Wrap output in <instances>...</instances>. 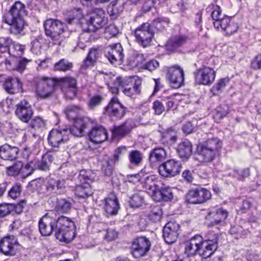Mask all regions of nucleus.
<instances>
[{
  "instance_id": "f257e3e1",
  "label": "nucleus",
  "mask_w": 261,
  "mask_h": 261,
  "mask_svg": "<svg viewBox=\"0 0 261 261\" xmlns=\"http://www.w3.org/2000/svg\"><path fill=\"white\" fill-rule=\"evenodd\" d=\"M28 12L25 6L20 1H16L11 6L6 19L7 23L10 25V31L15 35L23 34L27 23L24 17Z\"/></svg>"
},
{
  "instance_id": "f03ea898",
  "label": "nucleus",
  "mask_w": 261,
  "mask_h": 261,
  "mask_svg": "<svg viewBox=\"0 0 261 261\" xmlns=\"http://www.w3.org/2000/svg\"><path fill=\"white\" fill-rule=\"evenodd\" d=\"M45 35L49 37L55 44H61L70 34L66 24L58 19H48L44 23Z\"/></svg>"
},
{
  "instance_id": "7ed1b4c3",
  "label": "nucleus",
  "mask_w": 261,
  "mask_h": 261,
  "mask_svg": "<svg viewBox=\"0 0 261 261\" xmlns=\"http://www.w3.org/2000/svg\"><path fill=\"white\" fill-rule=\"evenodd\" d=\"M56 237L61 242L70 243L75 237V226L69 218L64 216L56 217Z\"/></svg>"
},
{
  "instance_id": "20e7f679",
  "label": "nucleus",
  "mask_w": 261,
  "mask_h": 261,
  "mask_svg": "<svg viewBox=\"0 0 261 261\" xmlns=\"http://www.w3.org/2000/svg\"><path fill=\"white\" fill-rule=\"evenodd\" d=\"M222 146L221 141L217 138H213L199 144L197 147V152L201 162H211L219 155Z\"/></svg>"
},
{
  "instance_id": "39448f33",
  "label": "nucleus",
  "mask_w": 261,
  "mask_h": 261,
  "mask_svg": "<svg viewBox=\"0 0 261 261\" xmlns=\"http://www.w3.org/2000/svg\"><path fill=\"white\" fill-rule=\"evenodd\" d=\"M222 11L220 7L217 5L212 13L211 16L214 20L215 29H221L225 33V36H230L237 32L239 26L231 17L225 16L221 18Z\"/></svg>"
},
{
  "instance_id": "423d86ee",
  "label": "nucleus",
  "mask_w": 261,
  "mask_h": 261,
  "mask_svg": "<svg viewBox=\"0 0 261 261\" xmlns=\"http://www.w3.org/2000/svg\"><path fill=\"white\" fill-rule=\"evenodd\" d=\"M37 96L41 99H48L54 96L57 81L52 78L41 76L35 79Z\"/></svg>"
},
{
  "instance_id": "0eeeda50",
  "label": "nucleus",
  "mask_w": 261,
  "mask_h": 261,
  "mask_svg": "<svg viewBox=\"0 0 261 261\" xmlns=\"http://www.w3.org/2000/svg\"><path fill=\"white\" fill-rule=\"evenodd\" d=\"M154 33L150 23H143L135 30L134 33L135 40L140 46L146 48L151 45Z\"/></svg>"
},
{
  "instance_id": "6e6552de",
  "label": "nucleus",
  "mask_w": 261,
  "mask_h": 261,
  "mask_svg": "<svg viewBox=\"0 0 261 261\" xmlns=\"http://www.w3.org/2000/svg\"><path fill=\"white\" fill-rule=\"evenodd\" d=\"M87 31L95 32L102 28L108 22L105 11L101 9L92 10L86 17Z\"/></svg>"
},
{
  "instance_id": "1a4fd4ad",
  "label": "nucleus",
  "mask_w": 261,
  "mask_h": 261,
  "mask_svg": "<svg viewBox=\"0 0 261 261\" xmlns=\"http://www.w3.org/2000/svg\"><path fill=\"white\" fill-rule=\"evenodd\" d=\"M151 243L146 237L141 236L134 239L132 242L130 253L135 258H140L148 254L150 250Z\"/></svg>"
},
{
  "instance_id": "9d476101",
  "label": "nucleus",
  "mask_w": 261,
  "mask_h": 261,
  "mask_svg": "<svg viewBox=\"0 0 261 261\" xmlns=\"http://www.w3.org/2000/svg\"><path fill=\"white\" fill-rule=\"evenodd\" d=\"M65 181L63 179H61L58 177L50 176L46 185H44V183L40 180L32 181L31 185H35L38 190H41V186L43 185L46 187L48 192L57 194H62L65 191Z\"/></svg>"
},
{
  "instance_id": "9b49d317",
  "label": "nucleus",
  "mask_w": 261,
  "mask_h": 261,
  "mask_svg": "<svg viewBox=\"0 0 261 261\" xmlns=\"http://www.w3.org/2000/svg\"><path fill=\"white\" fill-rule=\"evenodd\" d=\"M182 168V164L179 161L170 159L159 165V173L165 178H172L178 175Z\"/></svg>"
},
{
  "instance_id": "f8f14e48",
  "label": "nucleus",
  "mask_w": 261,
  "mask_h": 261,
  "mask_svg": "<svg viewBox=\"0 0 261 261\" xmlns=\"http://www.w3.org/2000/svg\"><path fill=\"white\" fill-rule=\"evenodd\" d=\"M166 76L170 86L173 88L177 89L184 85V71L179 65H175L169 68Z\"/></svg>"
},
{
  "instance_id": "ddd939ff",
  "label": "nucleus",
  "mask_w": 261,
  "mask_h": 261,
  "mask_svg": "<svg viewBox=\"0 0 261 261\" xmlns=\"http://www.w3.org/2000/svg\"><path fill=\"white\" fill-rule=\"evenodd\" d=\"M17 238L13 236H7L0 241V252L6 256H15L19 246Z\"/></svg>"
},
{
  "instance_id": "4468645a",
  "label": "nucleus",
  "mask_w": 261,
  "mask_h": 261,
  "mask_svg": "<svg viewBox=\"0 0 261 261\" xmlns=\"http://www.w3.org/2000/svg\"><path fill=\"white\" fill-rule=\"evenodd\" d=\"M211 192L205 188H195L189 191L187 195V201L192 204H201L210 199Z\"/></svg>"
},
{
  "instance_id": "2eb2a0df",
  "label": "nucleus",
  "mask_w": 261,
  "mask_h": 261,
  "mask_svg": "<svg viewBox=\"0 0 261 261\" xmlns=\"http://www.w3.org/2000/svg\"><path fill=\"white\" fill-rule=\"evenodd\" d=\"M92 122V120L89 117L77 118L75 121H73V125L71 127L64 128L67 133L68 139H69L71 135L75 137H82L84 136L85 129Z\"/></svg>"
},
{
  "instance_id": "dca6fc26",
  "label": "nucleus",
  "mask_w": 261,
  "mask_h": 261,
  "mask_svg": "<svg viewBox=\"0 0 261 261\" xmlns=\"http://www.w3.org/2000/svg\"><path fill=\"white\" fill-rule=\"evenodd\" d=\"M195 82L198 85L210 86L216 77V71L210 67L198 69L194 72Z\"/></svg>"
},
{
  "instance_id": "f3484780",
  "label": "nucleus",
  "mask_w": 261,
  "mask_h": 261,
  "mask_svg": "<svg viewBox=\"0 0 261 261\" xmlns=\"http://www.w3.org/2000/svg\"><path fill=\"white\" fill-rule=\"evenodd\" d=\"M126 110V108L119 102V99L114 97L105 108L104 113L112 119H121L125 115Z\"/></svg>"
},
{
  "instance_id": "a211bd4d",
  "label": "nucleus",
  "mask_w": 261,
  "mask_h": 261,
  "mask_svg": "<svg viewBox=\"0 0 261 261\" xmlns=\"http://www.w3.org/2000/svg\"><path fill=\"white\" fill-rule=\"evenodd\" d=\"M39 230L42 236H50L53 232L56 235V217L46 214L39 221Z\"/></svg>"
},
{
  "instance_id": "6ab92c4d",
  "label": "nucleus",
  "mask_w": 261,
  "mask_h": 261,
  "mask_svg": "<svg viewBox=\"0 0 261 261\" xmlns=\"http://www.w3.org/2000/svg\"><path fill=\"white\" fill-rule=\"evenodd\" d=\"M15 110L16 116L22 122L28 123L32 119L34 112L32 106L24 99L18 103Z\"/></svg>"
},
{
  "instance_id": "aec40b11",
  "label": "nucleus",
  "mask_w": 261,
  "mask_h": 261,
  "mask_svg": "<svg viewBox=\"0 0 261 261\" xmlns=\"http://www.w3.org/2000/svg\"><path fill=\"white\" fill-rule=\"evenodd\" d=\"M227 216V212L222 208L212 209L205 217L208 227H213L221 224Z\"/></svg>"
},
{
  "instance_id": "412c9836",
  "label": "nucleus",
  "mask_w": 261,
  "mask_h": 261,
  "mask_svg": "<svg viewBox=\"0 0 261 261\" xmlns=\"http://www.w3.org/2000/svg\"><path fill=\"white\" fill-rule=\"evenodd\" d=\"M179 225L175 222H169L164 227L163 237L167 244L174 243L179 234Z\"/></svg>"
},
{
  "instance_id": "4be33fe9",
  "label": "nucleus",
  "mask_w": 261,
  "mask_h": 261,
  "mask_svg": "<svg viewBox=\"0 0 261 261\" xmlns=\"http://www.w3.org/2000/svg\"><path fill=\"white\" fill-rule=\"evenodd\" d=\"M48 142L53 147H59L60 145L64 144L68 140L67 133L64 128L60 129H53L48 136Z\"/></svg>"
},
{
  "instance_id": "5701e85b",
  "label": "nucleus",
  "mask_w": 261,
  "mask_h": 261,
  "mask_svg": "<svg viewBox=\"0 0 261 261\" xmlns=\"http://www.w3.org/2000/svg\"><path fill=\"white\" fill-rule=\"evenodd\" d=\"M153 187H152V195L156 201H170L173 199V195L172 189L169 186L163 185L161 188L158 186L153 184Z\"/></svg>"
},
{
  "instance_id": "b1692460",
  "label": "nucleus",
  "mask_w": 261,
  "mask_h": 261,
  "mask_svg": "<svg viewBox=\"0 0 261 261\" xmlns=\"http://www.w3.org/2000/svg\"><path fill=\"white\" fill-rule=\"evenodd\" d=\"M110 50L106 54V57L112 64H121L123 62L124 54L123 48L120 43L112 44Z\"/></svg>"
},
{
  "instance_id": "393cba45",
  "label": "nucleus",
  "mask_w": 261,
  "mask_h": 261,
  "mask_svg": "<svg viewBox=\"0 0 261 261\" xmlns=\"http://www.w3.org/2000/svg\"><path fill=\"white\" fill-rule=\"evenodd\" d=\"M202 237L199 234H196L192 237L186 243L185 253L188 256H194L197 254L200 255Z\"/></svg>"
},
{
  "instance_id": "a878e982",
  "label": "nucleus",
  "mask_w": 261,
  "mask_h": 261,
  "mask_svg": "<svg viewBox=\"0 0 261 261\" xmlns=\"http://www.w3.org/2000/svg\"><path fill=\"white\" fill-rule=\"evenodd\" d=\"M22 83L17 77L9 76L3 83V88L10 94H14L23 92Z\"/></svg>"
},
{
  "instance_id": "bb28decb",
  "label": "nucleus",
  "mask_w": 261,
  "mask_h": 261,
  "mask_svg": "<svg viewBox=\"0 0 261 261\" xmlns=\"http://www.w3.org/2000/svg\"><path fill=\"white\" fill-rule=\"evenodd\" d=\"M25 204V200H22L16 205L9 203L1 204L0 219L9 215L14 211L18 214H20L22 212Z\"/></svg>"
},
{
  "instance_id": "cd10ccee",
  "label": "nucleus",
  "mask_w": 261,
  "mask_h": 261,
  "mask_svg": "<svg viewBox=\"0 0 261 261\" xmlns=\"http://www.w3.org/2000/svg\"><path fill=\"white\" fill-rule=\"evenodd\" d=\"M90 141L96 144H99L107 139V132L101 125L93 127L88 134Z\"/></svg>"
},
{
  "instance_id": "c85d7f7f",
  "label": "nucleus",
  "mask_w": 261,
  "mask_h": 261,
  "mask_svg": "<svg viewBox=\"0 0 261 261\" xmlns=\"http://www.w3.org/2000/svg\"><path fill=\"white\" fill-rule=\"evenodd\" d=\"M19 152V148L16 146H12L5 144L0 146V158L6 161H14L18 157Z\"/></svg>"
},
{
  "instance_id": "c756f323",
  "label": "nucleus",
  "mask_w": 261,
  "mask_h": 261,
  "mask_svg": "<svg viewBox=\"0 0 261 261\" xmlns=\"http://www.w3.org/2000/svg\"><path fill=\"white\" fill-rule=\"evenodd\" d=\"M103 208L108 215H116L118 214L120 206L118 199L114 194H110L105 199Z\"/></svg>"
},
{
  "instance_id": "7c9ffc66",
  "label": "nucleus",
  "mask_w": 261,
  "mask_h": 261,
  "mask_svg": "<svg viewBox=\"0 0 261 261\" xmlns=\"http://www.w3.org/2000/svg\"><path fill=\"white\" fill-rule=\"evenodd\" d=\"M176 151L182 161H187L193 153V145L190 141L184 140L178 144Z\"/></svg>"
},
{
  "instance_id": "2f4dec72",
  "label": "nucleus",
  "mask_w": 261,
  "mask_h": 261,
  "mask_svg": "<svg viewBox=\"0 0 261 261\" xmlns=\"http://www.w3.org/2000/svg\"><path fill=\"white\" fill-rule=\"evenodd\" d=\"M134 127L133 122L130 119L127 120L121 125L114 126L112 129L113 136L118 139L124 137L128 134Z\"/></svg>"
},
{
  "instance_id": "473e14b6",
  "label": "nucleus",
  "mask_w": 261,
  "mask_h": 261,
  "mask_svg": "<svg viewBox=\"0 0 261 261\" xmlns=\"http://www.w3.org/2000/svg\"><path fill=\"white\" fill-rule=\"evenodd\" d=\"M188 37L186 35H178L171 37L167 42V50L171 51H177L178 48L188 41Z\"/></svg>"
},
{
  "instance_id": "72a5a7b5",
  "label": "nucleus",
  "mask_w": 261,
  "mask_h": 261,
  "mask_svg": "<svg viewBox=\"0 0 261 261\" xmlns=\"http://www.w3.org/2000/svg\"><path fill=\"white\" fill-rule=\"evenodd\" d=\"M71 205L70 198H57L55 211L59 214H67L70 211Z\"/></svg>"
},
{
  "instance_id": "f704fd0d",
  "label": "nucleus",
  "mask_w": 261,
  "mask_h": 261,
  "mask_svg": "<svg viewBox=\"0 0 261 261\" xmlns=\"http://www.w3.org/2000/svg\"><path fill=\"white\" fill-rule=\"evenodd\" d=\"M166 151L164 148L155 147L150 152L149 161L151 164L161 162L166 159Z\"/></svg>"
},
{
  "instance_id": "c9c22d12",
  "label": "nucleus",
  "mask_w": 261,
  "mask_h": 261,
  "mask_svg": "<svg viewBox=\"0 0 261 261\" xmlns=\"http://www.w3.org/2000/svg\"><path fill=\"white\" fill-rule=\"evenodd\" d=\"M96 176L95 173L91 170H82L77 176V184L86 185L91 184L94 180Z\"/></svg>"
},
{
  "instance_id": "e433bc0d",
  "label": "nucleus",
  "mask_w": 261,
  "mask_h": 261,
  "mask_svg": "<svg viewBox=\"0 0 261 261\" xmlns=\"http://www.w3.org/2000/svg\"><path fill=\"white\" fill-rule=\"evenodd\" d=\"M128 158L129 162V167L133 168L134 167L139 166L142 164L143 155L141 151L134 150L129 152Z\"/></svg>"
},
{
  "instance_id": "4c0bfd02",
  "label": "nucleus",
  "mask_w": 261,
  "mask_h": 261,
  "mask_svg": "<svg viewBox=\"0 0 261 261\" xmlns=\"http://www.w3.org/2000/svg\"><path fill=\"white\" fill-rule=\"evenodd\" d=\"M218 247V244L203 242V239L202 238L200 255L205 258L209 257L217 250Z\"/></svg>"
},
{
  "instance_id": "58836bf2",
  "label": "nucleus",
  "mask_w": 261,
  "mask_h": 261,
  "mask_svg": "<svg viewBox=\"0 0 261 261\" xmlns=\"http://www.w3.org/2000/svg\"><path fill=\"white\" fill-rule=\"evenodd\" d=\"M98 51L95 48H92L89 51L86 58L84 60L81 65V69H86L90 66H92L96 63L98 59Z\"/></svg>"
},
{
  "instance_id": "ea45409f",
  "label": "nucleus",
  "mask_w": 261,
  "mask_h": 261,
  "mask_svg": "<svg viewBox=\"0 0 261 261\" xmlns=\"http://www.w3.org/2000/svg\"><path fill=\"white\" fill-rule=\"evenodd\" d=\"M74 192L76 196L83 198L88 197L92 194L91 186L88 183L86 185L77 184Z\"/></svg>"
},
{
  "instance_id": "a19ab883",
  "label": "nucleus",
  "mask_w": 261,
  "mask_h": 261,
  "mask_svg": "<svg viewBox=\"0 0 261 261\" xmlns=\"http://www.w3.org/2000/svg\"><path fill=\"white\" fill-rule=\"evenodd\" d=\"M54 158L51 154L46 153L43 155L41 160L36 164V169L41 171H47L53 161Z\"/></svg>"
},
{
  "instance_id": "79ce46f5",
  "label": "nucleus",
  "mask_w": 261,
  "mask_h": 261,
  "mask_svg": "<svg viewBox=\"0 0 261 261\" xmlns=\"http://www.w3.org/2000/svg\"><path fill=\"white\" fill-rule=\"evenodd\" d=\"M73 64L66 59H61L54 65V69L58 71L66 72L72 70Z\"/></svg>"
},
{
  "instance_id": "37998d69",
  "label": "nucleus",
  "mask_w": 261,
  "mask_h": 261,
  "mask_svg": "<svg viewBox=\"0 0 261 261\" xmlns=\"http://www.w3.org/2000/svg\"><path fill=\"white\" fill-rule=\"evenodd\" d=\"M81 111L82 110L79 107L70 106L65 110V113L69 120H72L73 121H75L77 118L86 117L80 115Z\"/></svg>"
},
{
  "instance_id": "c03bdc74",
  "label": "nucleus",
  "mask_w": 261,
  "mask_h": 261,
  "mask_svg": "<svg viewBox=\"0 0 261 261\" xmlns=\"http://www.w3.org/2000/svg\"><path fill=\"white\" fill-rule=\"evenodd\" d=\"M83 17V14L82 10L74 8L69 12V14L66 18V21L69 24H72L75 22H78Z\"/></svg>"
},
{
  "instance_id": "a18cd8bd",
  "label": "nucleus",
  "mask_w": 261,
  "mask_h": 261,
  "mask_svg": "<svg viewBox=\"0 0 261 261\" xmlns=\"http://www.w3.org/2000/svg\"><path fill=\"white\" fill-rule=\"evenodd\" d=\"M144 60V55L137 51L133 53L127 59L128 64L132 67L139 66Z\"/></svg>"
},
{
  "instance_id": "49530a36",
  "label": "nucleus",
  "mask_w": 261,
  "mask_h": 261,
  "mask_svg": "<svg viewBox=\"0 0 261 261\" xmlns=\"http://www.w3.org/2000/svg\"><path fill=\"white\" fill-rule=\"evenodd\" d=\"M229 233L235 239H239V238H245L248 235L250 231L248 230L243 229V228L239 225H236L231 227L229 230Z\"/></svg>"
},
{
  "instance_id": "de8ad7c7",
  "label": "nucleus",
  "mask_w": 261,
  "mask_h": 261,
  "mask_svg": "<svg viewBox=\"0 0 261 261\" xmlns=\"http://www.w3.org/2000/svg\"><path fill=\"white\" fill-rule=\"evenodd\" d=\"M170 20L168 17H160L154 19L150 24L154 31L156 29L158 31H162L165 28L163 23L168 24Z\"/></svg>"
},
{
  "instance_id": "09e8293b",
  "label": "nucleus",
  "mask_w": 261,
  "mask_h": 261,
  "mask_svg": "<svg viewBox=\"0 0 261 261\" xmlns=\"http://www.w3.org/2000/svg\"><path fill=\"white\" fill-rule=\"evenodd\" d=\"M122 91L127 96H132L134 94H139L141 91V84L137 82H131L129 88H124Z\"/></svg>"
},
{
  "instance_id": "8fccbe9b",
  "label": "nucleus",
  "mask_w": 261,
  "mask_h": 261,
  "mask_svg": "<svg viewBox=\"0 0 261 261\" xmlns=\"http://www.w3.org/2000/svg\"><path fill=\"white\" fill-rule=\"evenodd\" d=\"M129 202L131 207L137 208L143 205L144 199L140 193H135L130 197Z\"/></svg>"
},
{
  "instance_id": "3c124183",
  "label": "nucleus",
  "mask_w": 261,
  "mask_h": 261,
  "mask_svg": "<svg viewBox=\"0 0 261 261\" xmlns=\"http://www.w3.org/2000/svg\"><path fill=\"white\" fill-rule=\"evenodd\" d=\"M23 167V164L22 162H16L13 165L7 168V173L10 176H17L20 173Z\"/></svg>"
},
{
  "instance_id": "603ef678",
  "label": "nucleus",
  "mask_w": 261,
  "mask_h": 261,
  "mask_svg": "<svg viewBox=\"0 0 261 261\" xmlns=\"http://www.w3.org/2000/svg\"><path fill=\"white\" fill-rule=\"evenodd\" d=\"M114 164H113L111 161L108 159H105L101 165V171L107 176H110L112 175L114 169Z\"/></svg>"
},
{
  "instance_id": "864d4df0",
  "label": "nucleus",
  "mask_w": 261,
  "mask_h": 261,
  "mask_svg": "<svg viewBox=\"0 0 261 261\" xmlns=\"http://www.w3.org/2000/svg\"><path fill=\"white\" fill-rule=\"evenodd\" d=\"M118 1L115 0L112 1L107 7V12L110 16H116L122 11L121 7L118 6Z\"/></svg>"
},
{
  "instance_id": "5fc2aeb1",
  "label": "nucleus",
  "mask_w": 261,
  "mask_h": 261,
  "mask_svg": "<svg viewBox=\"0 0 261 261\" xmlns=\"http://www.w3.org/2000/svg\"><path fill=\"white\" fill-rule=\"evenodd\" d=\"M103 100V97L100 95H96L91 97L88 102V106L89 109L94 110L99 106Z\"/></svg>"
},
{
  "instance_id": "6e6d98bb",
  "label": "nucleus",
  "mask_w": 261,
  "mask_h": 261,
  "mask_svg": "<svg viewBox=\"0 0 261 261\" xmlns=\"http://www.w3.org/2000/svg\"><path fill=\"white\" fill-rule=\"evenodd\" d=\"M227 82H228V80L225 78L219 80L218 83L211 90L213 94L214 95H217L221 92L222 90L225 87Z\"/></svg>"
},
{
  "instance_id": "4d7b16f0",
  "label": "nucleus",
  "mask_w": 261,
  "mask_h": 261,
  "mask_svg": "<svg viewBox=\"0 0 261 261\" xmlns=\"http://www.w3.org/2000/svg\"><path fill=\"white\" fill-rule=\"evenodd\" d=\"M25 48V45H21L17 43H13L12 42V44L11 46V49H12V54H11V56H14L15 57H20L21 55H22Z\"/></svg>"
},
{
  "instance_id": "13d9d810",
  "label": "nucleus",
  "mask_w": 261,
  "mask_h": 261,
  "mask_svg": "<svg viewBox=\"0 0 261 261\" xmlns=\"http://www.w3.org/2000/svg\"><path fill=\"white\" fill-rule=\"evenodd\" d=\"M162 212L159 206L154 207L149 214V218L150 220L154 222H160L162 218Z\"/></svg>"
},
{
  "instance_id": "bf43d9fd",
  "label": "nucleus",
  "mask_w": 261,
  "mask_h": 261,
  "mask_svg": "<svg viewBox=\"0 0 261 261\" xmlns=\"http://www.w3.org/2000/svg\"><path fill=\"white\" fill-rule=\"evenodd\" d=\"M22 190V187L20 183L17 182L11 188L8 192L9 196L13 199L18 197Z\"/></svg>"
},
{
  "instance_id": "052dcab7",
  "label": "nucleus",
  "mask_w": 261,
  "mask_h": 261,
  "mask_svg": "<svg viewBox=\"0 0 261 261\" xmlns=\"http://www.w3.org/2000/svg\"><path fill=\"white\" fill-rule=\"evenodd\" d=\"M153 109L154 111V114L157 115H161L166 111L163 99L161 100H156L153 103Z\"/></svg>"
},
{
  "instance_id": "680f3d73",
  "label": "nucleus",
  "mask_w": 261,
  "mask_h": 261,
  "mask_svg": "<svg viewBox=\"0 0 261 261\" xmlns=\"http://www.w3.org/2000/svg\"><path fill=\"white\" fill-rule=\"evenodd\" d=\"M219 235L218 233L213 231H209L205 235L203 242L210 243L212 244H218Z\"/></svg>"
},
{
  "instance_id": "e2e57ef3",
  "label": "nucleus",
  "mask_w": 261,
  "mask_h": 261,
  "mask_svg": "<svg viewBox=\"0 0 261 261\" xmlns=\"http://www.w3.org/2000/svg\"><path fill=\"white\" fill-rule=\"evenodd\" d=\"M177 138L176 135H174V132L169 130L163 134L162 140L164 142H170L171 144H173L176 142Z\"/></svg>"
},
{
  "instance_id": "0e129e2a",
  "label": "nucleus",
  "mask_w": 261,
  "mask_h": 261,
  "mask_svg": "<svg viewBox=\"0 0 261 261\" xmlns=\"http://www.w3.org/2000/svg\"><path fill=\"white\" fill-rule=\"evenodd\" d=\"M31 51L35 55H39L41 53V43L37 38L34 39L31 43Z\"/></svg>"
},
{
  "instance_id": "69168bd1",
  "label": "nucleus",
  "mask_w": 261,
  "mask_h": 261,
  "mask_svg": "<svg viewBox=\"0 0 261 261\" xmlns=\"http://www.w3.org/2000/svg\"><path fill=\"white\" fill-rule=\"evenodd\" d=\"M233 172V176L242 181L250 175V171L248 168L244 169L242 171L235 170Z\"/></svg>"
},
{
  "instance_id": "338daca9",
  "label": "nucleus",
  "mask_w": 261,
  "mask_h": 261,
  "mask_svg": "<svg viewBox=\"0 0 261 261\" xmlns=\"http://www.w3.org/2000/svg\"><path fill=\"white\" fill-rule=\"evenodd\" d=\"M188 7V4L186 2H184L183 0H180L176 4L175 6H173L171 7V11L174 12H178L179 11H184L187 9Z\"/></svg>"
},
{
  "instance_id": "774afa93",
  "label": "nucleus",
  "mask_w": 261,
  "mask_h": 261,
  "mask_svg": "<svg viewBox=\"0 0 261 261\" xmlns=\"http://www.w3.org/2000/svg\"><path fill=\"white\" fill-rule=\"evenodd\" d=\"M36 169V165L33 162L27 164L22 170V173L25 177L31 175Z\"/></svg>"
}]
</instances>
